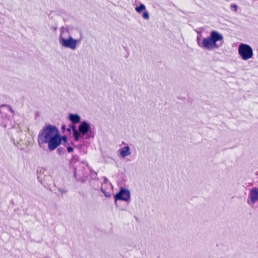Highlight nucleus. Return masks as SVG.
<instances>
[{
  "mask_svg": "<svg viewBox=\"0 0 258 258\" xmlns=\"http://www.w3.org/2000/svg\"><path fill=\"white\" fill-rule=\"evenodd\" d=\"M37 142L40 147L47 144L49 151H54L60 145L58 129L50 124L45 126L39 133Z\"/></svg>",
  "mask_w": 258,
  "mask_h": 258,
  "instance_id": "f257e3e1",
  "label": "nucleus"
},
{
  "mask_svg": "<svg viewBox=\"0 0 258 258\" xmlns=\"http://www.w3.org/2000/svg\"><path fill=\"white\" fill-rule=\"evenodd\" d=\"M224 43V36L218 31L212 30L207 37L202 40L198 39V45L206 50H212L220 48Z\"/></svg>",
  "mask_w": 258,
  "mask_h": 258,
  "instance_id": "f03ea898",
  "label": "nucleus"
},
{
  "mask_svg": "<svg viewBox=\"0 0 258 258\" xmlns=\"http://www.w3.org/2000/svg\"><path fill=\"white\" fill-rule=\"evenodd\" d=\"M82 38H73L70 34L68 29L62 27L60 29V35L58 37L59 44L63 47L75 50L80 44Z\"/></svg>",
  "mask_w": 258,
  "mask_h": 258,
  "instance_id": "7ed1b4c3",
  "label": "nucleus"
},
{
  "mask_svg": "<svg viewBox=\"0 0 258 258\" xmlns=\"http://www.w3.org/2000/svg\"><path fill=\"white\" fill-rule=\"evenodd\" d=\"M238 53L241 59L247 61L253 58L254 53L252 47L245 43H240L238 47Z\"/></svg>",
  "mask_w": 258,
  "mask_h": 258,
  "instance_id": "20e7f679",
  "label": "nucleus"
},
{
  "mask_svg": "<svg viewBox=\"0 0 258 258\" xmlns=\"http://www.w3.org/2000/svg\"><path fill=\"white\" fill-rule=\"evenodd\" d=\"M90 128L89 123L85 121H82L79 127L78 130L73 129V136L76 141H78L80 138L87 134Z\"/></svg>",
  "mask_w": 258,
  "mask_h": 258,
  "instance_id": "39448f33",
  "label": "nucleus"
},
{
  "mask_svg": "<svg viewBox=\"0 0 258 258\" xmlns=\"http://www.w3.org/2000/svg\"><path fill=\"white\" fill-rule=\"evenodd\" d=\"M115 204L117 200L123 201L129 203L131 200L130 190L127 188H121L119 191L114 195Z\"/></svg>",
  "mask_w": 258,
  "mask_h": 258,
  "instance_id": "423d86ee",
  "label": "nucleus"
},
{
  "mask_svg": "<svg viewBox=\"0 0 258 258\" xmlns=\"http://www.w3.org/2000/svg\"><path fill=\"white\" fill-rule=\"evenodd\" d=\"M258 202V188L254 187L249 190L248 203L252 205Z\"/></svg>",
  "mask_w": 258,
  "mask_h": 258,
  "instance_id": "0eeeda50",
  "label": "nucleus"
},
{
  "mask_svg": "<svg viewBox=\"0 0 258 258\" xmlns=\"http://www.w3.org/2000/svg\"><path fill=\"white\" fill-rule=\"evenodd\" d=\"M122 145H124V146L123 147H121L118 150V152L119 156L121 158H124L126 157L131 155V148L128 145L124 143H122Z\"/></svg>",
  "mask_w": 258,
  "mask_h": 258,
  "instance_id": "6e6552de",
  "label": "nucleus"
},
{
  "mask_svg": "<svg viewBox=\"0 0 258 258\" xmlns=\"http://www.w3.org/2000/svg\"><path fill=\"white\" fill-rule=\"evenodd\" d=\"M135 10L138 13H141V12L143 11V18L146 20L149 19V13L146 10V7L144 4H141L139 7H136Z\"/></svg>",
  "mask_w": 258,
  "mask_h": 258,
  "instance_id": "1a4fd4ad",
  "label": "nucleus"
},
{
  "mask_svg": "<svg viewBox=\"0 0 258 258\" xmlns=\"http://www.w3.org/2000/svg\"><path fill=\"white\" fill-rule=\"evenodd\" d=\"M69 119L74 123H77L80 121L81 117L77 114H70Z\"/></svg>",
  "mask_w": 258,
  "mask_h": 258,
  "instance_id": "9d476101",
  "label": "nucleus"
},
{
  "mask_svg": "<svg viewBox=\"0 0 258 258\" xmlns=\"http://www.w3.org/2000/svg\"><path fill=\"white\" fill-rule=\"evenodd\" d=\"M59 137H60V145L61 144V143L62 141L66 143L67 141V138L66 136H61L59 134Z\"/></svg>",
  "mask_w": 258,
  "mask_h": 258,
  "instance_id": "9b49d317",
  "label": "nucleus"
},
{
  "mask_svg": "<svg viewBox=\"0 0 258 258\" xmlns=\"http://www.w3.org/2000/svg\"><path fill=\"white\" fill-rule=\"evenodd\" d=\"M237 8H238L237 6L236 5H235V4H233V5H231V6H230L231 10L232 11H233L235 12L237 10Z\"/></svg>",
  "mask_w": 258,
  "mask_h": 258,
  "instance_id": "f8f14e48",
  "label": "nucleus"
},
{
  "mask_svg": "<svg viewBox=\"0 0 258 258\" xmlns=\"http://www.w3.org/2000/svg\"><path fill=\"white\" fill-rule=\"evenodd\" d=\"M101 190L104 194L105 197H109L110 196L109 193L105 192L102 189H101Z\"/></svg>",
  "mask_w": 258,
  "mask_h": 258,
  "instance_id": "ddd939ff",
  "label": "nucleus"
},
{
  "mask_svg": "<svg viewBox=\"0 0 258 258\" xmlns=\"http://www.w3.org/2000/svg\"><path fill=\"white\" fill-rule=\"evenodd\" d=\"M59 191L61 192V194L66 193L67 191L64 189L59 188L58 189Z\"/></svg>",
  "mask_w": 258,
  "mask_h": 258,
  "instance_id": "4468645a",
  "label": "nucleus"
},
{
  "mask_svg": "<svg viewBox=\"0 0 258 258\" xmlns=\"http://www.w3.org/2000/svg\"><path fill=\"white\" fill-rule=\"evenodd\" d=\"M67 149H68V151L70 153L73 151V148L71 147H68Z\"/></svg>",
  "mask_w": 258,
  "mask_h": 258,
  "instance_id": "2eb2a0df",
  "label": "nucleus"
},
{
  "mask_svg": "<svg viewBox=\"0 0 258 258\" xmlns=\"http://www.w3.org/2000/svg\"><path fill=\"white\" fill-rule=\"evenodd\" d=\"M9 121V119H8L7 120L6 122H3V123H3V125H4V126L6 127V126H7V124H8V123H7V121Z\"/></svg>",
  "mask_w": 258,
  "mask_h": 258,
  "instance_id": "dca6fc26",
  "label": "nucleus"
},
{
  "mask_svg": "<svg viewBox=\"0 0 258 258\" xmlns=\"http://www.w3.org/2000/svg\"><path fill=\"white\" fill-rule=\"evenodd\" d=\"M9 109L10 110V112H12V109L11 108H9Z\"/></svg>",
  "mask_w": 258,
  "mask_h": 258,
  "instance_id": "f3484780",
  "label": "nucleus"
}]
</instances>
